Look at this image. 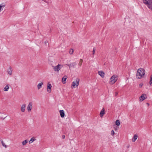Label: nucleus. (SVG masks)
<instances>
[{
    "label": "nucleus",
    "mask_w": 152,
    "mask_h": 152,
    "mask_svg": "<svg viewBox=\"0 0 152 152\" xmlns=\"http://www.w3.org/2000/svg\"><path fill=\"white\" fill-rule=\"evenodd\" d=\"M26 107V104H23L20 107V110L22 112H25Z\"/></svg>",
    "instance_id": "nucleus-10"
},
{
    "label": "nucleus",
    "mask_w": 152,
    "mask_h": 152,
    "mask_svg": "<svg viewBox=\"0 0 152 152\" xmlns=\"http://www.w3.org/2000/svg\"><path fill=\"white\" fill-rule=\"evenodd\" d=\"M111 133L112 135L113 136L114 135V134H115V132H114V131L113 130H112L111 131Z\"/></svg>",
    "instance_id": "nucleus-28"
},
{
    "label": "nucleus",
    "mask_w": 152,
    "mask_h": 152,
    "mask_svg": "<svg viewBox=\"0 0 152 152\" xmlns=\"http://www.w3.org/2000/svg\"><path fill=\"white\" fill-rule=\"evenodd\" d=\"M73 53V50L72 49H71L69 51V53L70 54H72Z\"/></svg>",
    "instance_id": "nucleus-25"
},
{
    "label": "nucleus",
    "mask_w": 152,
    "mask_h": 152,
    "mask_svg": "<svg viewBox=\"0 0 152 152\" xmlns=\"http://www.w3.org/2000/svg\"><path fill=\"white\" fill-rule=\"evenodd\" d=\"M32 102H30L27 107V110L28 112H30L32 108Z\"/></svg>",
    "instance_id": "nucleus-6"
},
{
    "label": "nucleus",
    "mask_w": 152,
    "mask_h": 152,
    "mask_svg": "<svg viewBox=\"0 0 152 152\" xmlns=\"http://www.w3.org/2000/svg\"><path fill=\"white\" fill-rule=\"evenodd\" d=\"M59 112L60 113V115L61 117L62 118H64V115H65L64 111L63 110H60L59 111Z\"/></svg>",
    "instance_id": "nucleus-12"
},
{
    "label": "nucleus",
    "mask_w": 152,
    "mask_h": 152,
    "mask_svg": "<svg viewBox=\"0 0 152 152\" xmlns=\"http://www.w3.org/2000/svg\"><path fill=\"white\" fill-rule=\"evenodd\" d=\"M5 5V4L4 3H2L0 4V12H1L3 10L4 7Z\"/></svg>",
    "instance_id": "nucleus-15"
},
{
    "label": "nucleus",
    "mask_w": 152,
    "mask_h": 152,
    "mask_svg": "<svg viewBox=\"0 0 152 152\" xmlns=\"http://www.w3.org/2000/svg\"><path fill=\"white\" fill-rule=\"evenodd\" d=\"M118 94V93L117 92H115V96H116Z\"/></svg>",
    "instance_id": "nucleus-33"
},
{
    "label": "nucleus",
    "mask_w": 152,
    "mask_h": 152,
    "mask_svg": "<svg viewBox=\"0 0 152 152\" xmlns=\"http://www.w3.org/2000/svg\"><path fill=\"white\" fill-rule=\"evenodd\" d=\"M53 69L55 72H58L61 68V65L58 64L56 66H52Z\"/></svg>",
    "instance_id": "nucleus-5"
},
{
    "label": "nucleus",
    "mask_w": 152,
    "mask_h": 152,
    "mask_svg": "<svg viewBox=\"0 0 152 152\" xmlns=\"http://www.w3.org/2000/svg\"><path fill=\"white\" fill-rule=\"evenodd\" d=\"M105 110L104 108H103L102 110L100 113V117L102 118L103 116L105 114Z\"/></svg>",
    "instance_id": "nucleus-11"
},
{
    "label": "nucleus",
    "mask_w": 152,
    "mask_h": 152,
    "mask_svg": "<svg viewBox=\"0 0 152 152\" xmlns=\"http://www.w3.org/2000/svg\"><path fill=\"white\" fill-rule=\"evenodd\" d=\"M12 69L11 66H10L7 70V72L10 75H11L12 74Z\"/></svg>",
    "instance_id": "nucleus-8"
},
{
    "label": "nucleus",
    "mask_w": 152,
    "mask_h": 152,
    "mask_svg": "<svg viewBox=\"0 0 152 152\" xmlns=\"http://www.w3.org/2000/svg\"><path fill=\"white\" fill-rule=\"evenodd\" d=\"M115 124L117 126H119L120 124V122L119 121L117 120L115 121Z\"/></svg>",
    "instance_id": "nucleus-21"
},
{
    "label": "nucleus",
    "mask_w": 152,
    "mask_h": 152,
    "mask_svg": "<svg viewBox=\"0 0 152 152\" xmlns=\"http://www.w3.org/2000/svg\"><path fill=\"white\" fill-rule=\"evenodd\" d=\"M71 64L72 65V66L73 67H74L76 65V64L75 62H73Z\"/></svg>",
    "instance_id": "nucleus-27"
},
{
    "label": "nucleus",
    "mask_w": 152,
    "mask_h": 152,
    "mask_svg": "<svg viewBox=\"0 0 152 152\" xmlns=\"http://www.w3.org/2000/svg\"><path fill=\"white\" fill-rule=\"evenodd\" d=\"M80 80L79 79H76V80L73 81L72 83L71 88L72 89L75 88L77 87L79 85Z\"/></svg>",
    "instance_id": "nucleus-4"
},
{
    "label": "nucleus",
    "mask_w": 152,
    "mask_h": 152,
    "mask_svg": "<svg viewBox=\"0 0 152 152\" xmlns=\"http://www.w3.org/2000/svg\"><path fill=\"white\" fill-rule=\"evenodd\" d=\"M98 73L102 77H103L104 76V72L102 71H99L98 72Z\"/></svg>",
    "instance_id": "nucleus-13"
},
{
    "label": "nucleus",
    "mask_w": 152,
    "mask_h": 152,
    "mask_svg": "<svg viewBox=\"0 0 152 152\" xmlns=\"http://www.w3.org/2000/svg\"><path fill=\"white\" fill-rule=\"evenodd\" d=\"M43 85V82H41L39 83L37 85V88L38 90H39L42 87V85Z\"/></svg>",
    "instance_id": "nucleus-14"
},
{
    "label": "nucleus",
    "mask_w": 152,
    "mask_h": 152,
    "mask_svg": "<svg viewBox=\"0 0 152 152\" xmlns=\"http://www.w3.org/2000/svg\"><path fill=\"white\" fill-rule=\"evenodd\" d=\"M95 51H96L95 48V47L93 48V53H92V54L93 55H94L95 54Z\"/></svg>",
    "instance_id": "nucleus-26"
},
{
    "label": "nucleus",
    "mask_w": 152,
    "mask_h": 152,
    "mask_svg": "<svg viewBox=\"0 0 152 152\" xmlns=\"http://www.w3.org/2000/svg\"><path fill=\"white\" fill-rule=\"evenodd\" d=\"M67 78V76L66 75H65L62 79V81L64 84L66 83V79Z\"/></svg>",
    "instance_id": "nucleus-17"
},
{
    "label": "nucleus",
    "mask_w": 152,
    "mask_h": 152,
    "mask_svg": "<svg viewBox=\"0 0 152 152\" xmlns=\"http://www.w3.org/2000/svg\"><path fill=\"white\" fill-rule=\"evenodd\" d=\"M9 89V85H7L4 88V90L5 91H8Z\"/></svg>",
    "instance_id": "nucleus-18"
},
{
    "label": "nucleus",
    "mask_w": 152,
    "mask_h": 152,
    "mask_svg": "<svg viewBox=\"0 0 152 152\" xmlns=\"http://www.w3.org/2000/svg\"><path fill=\"white\" fill-rule=\"evenodd\" d=\"M45 43L46 44L47 43H48V42L47 41H46L45 42Z\"/></svg>",
    "instance_id": "nucleus-32"
},
{
    "label": "nucleus",
    "mask_w": 152,
    "mask_h": 152,
    "mask_svg": "<svg viewBox=\"0 0 152 152\" xmlns=\"http://www.w3.org/2000/svg\"><path fill=\"white\" fill-rule=\"evenodd\" d=\"M35 139L34 137L32 138L29 142V144L32 143L33 142L35 141Z\"/></svg>",
    "instance_id": "nucleus-19"
},
{
    "label": "nucleus",
    "mask_w": 152,
    "mask_h": 152,
    "mask_svg": "<svg viewBox=\"0 0 152 152\" xmlns=\"http://www.w3.org/2000/svg\"><path fill=\"white\" fill-rule=\"evenodd\" d=\"M149 84L150 86L152 85V75L151 76L150 80L149 81Z\"/></svg>",
    "instance_id": "nucleus-22"
},
{
    "label": "nucleus",
    "mask_w": 152,
    "mask_h": 152,
    "mask_svg": "<svg viewBox=\"0 0 152 152\" xmlns=\"http://www.w3.org/2000/svg\"><path fill=\"white\" fill-rule=\"evenodd\" d=\"M142 86H143V84L140 83V85H139V87L140 88H141Z\"/></svg>",
    "instance_id": "nucleus-30"
},
{
    "label": "nucleus",
    "mask_w": 152,
    "mask_h": 152,
    "mask_svg": "<svg viewBox=\"0 0 152 152\" xmlns=\"http://www.w3.org/2000/svg\"><path fill=\"white\" fill-rule=\"evenodd\" d=\"M28 142L27 140H25L24 141L22 142V144L23 145H26V143Z\"/></svg>",
    "instance_id": "nucleus-20"
},
{
    "label": "nucleus",
    "mask_w": 152,
    "mask_h": 152,
    "mask_svg": "<svg viewBox=\"0 0 152 152\" xmlns=\"http://www.w3.org/2000/svg\"><path fill=\"white\" fill-rule=\"evenodd\" d=\"M145 70L142 68L138 69L137 73V77L138 79L142 78L145 74Z\"/></svg>",
    "instance_id": "nucleus-1"
},
{
    "label": "nucleus",
    "mask_w": 152,
    "mask_h": 152,
    "mask_svg": "<svg viewBox=\"0 0 152 152\" xmlns=\"http://www.w3.org/2000/svg\"><path fill=\"white\" fill-rule=\"evenodd\" d=\"M146 94H143L140 97L139 99L141 101H142L145 99V96H146Z\"/></svg>",
    "instance_id": "nucleus-9"
},
{
    "label": "nucleus",
    "mask_w": 152,
    "mask_h": 152,
    "mask_svg": "<svg viewBox=\"0 0 152 152\" xmlns=\"http://www.w3.org/2000/svg\"><path fill=\"white\" fill-rule=\"evenodd\" d=\"M1 144L5 148H7V146L5 144V143L3 142V141L2 140L1 141Z\"/></svg>",
    "instance_id": "nucleus-23"
},
{
    "label": "nucleus",
    "mask_w": 152,
    "mask_h": 152,
    "mask_svg": "<svg viewBox=\"0 0 152 152\" xmlns=\"http://www.w3.org/2000/svg\"><path fill=\"white\" fill-rule=\"evenodd\" d=\"M138 137V136L136 134H134L132 139V141L133 142H134L137 139Z\"/></svg>",
    "instance_id": "nucleus-16"
},
{
    "label": "nucleus",
    "mask_w": 152,
    "mask_h": 152,
    "mask_svg": "<svg viewBox=\"0 0 152 152\" xmlns=\"http://www.w3.org/2000/svg\"><path fill=\"white\" fill-rule=\"evenodd\" d=\"M66 65H67L68 66H69V68H70L71 67H72L71 64H67Z\"/></svg>",
    "instance_id": "nucleus-29"
},
{
    "label": "nucleus",
    "mask_w": 152,
    "mask_h": 152,
    "mask_svg": "<svg viewBox=\"0 0 152 152\" xmlns=\"http://www.w3.org/2000/svg\"><path fill=\"white\" fill-rule=\"evenodd\" d=\"M143 1L152 11V0H143Z\"/></svg>",
    "instance_id": "nucleus-2"
},
{
    "label": "nucleus",
    "mask_w": 152,
    "mask_h": 152,
    "mask_svg": "<svg viewBox=\"0 0 152 152\" xmlns=\"http://www.w3.org/2000/svg\"><path fill=\"white\" fill-rule=\"evenodd\" d=\"M52 86L50 84L48 83V85L47 88V91L48 93H50L51 91V88Z\"/></svg>",
    "instance_id": "nucleus-7"
},
{
    "label": "nucleus",
    "mask_w": 152,
    "mask_h": 152,
    "mask_svg": "<svg viewBox=\"0 0 152 152\" xmlns=\"http://www.w3.org/2000/svg\"><path fill=\"white\" fill-rule=\"evenodd\" d=\"M62 137L63 139H64L65 138V136L64 135H63L62 136Z\"/></svg>",
    "instance_id": "nucleus-31"
},
{
    "label": "nucleus",
    "mask_w": 152,
    "mask_h": 152,
    "mask_svg": "<svg viewBox=\"0 0 152 152\" xmlns=\"http://www.w3.org/2000/svg\"><path fill=\"white\" fill-rule=\"evenodd\" d=\"M83 62V60L82 59H80V60L79 63V65L80 66H81Z\"/></svg>",
    "instance_id": "nucleus-24"
},
{
    "label": "nucleus",
    "mask_w": 152,
    "mask_h": 152,
    "mask_svg": "<svg viewBox=\"0 0 152 152\" xmlns=\"http://www.w3.org/2000/svg\"><path fill=\"white\" fill-rule=\"evenodd\" d=\"M118 79V76L116 75H114L110 78V83L111 85L114 84Z\"/></svg>",
    "instance_id": "nucleus-3"
}]
</instances>
